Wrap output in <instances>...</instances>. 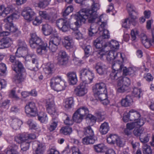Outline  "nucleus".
Wrapping results in <instances>:
<instances>
[{
    "mask_svg": "<svg viewBox=\"0 0 154 154\" xmlns=\"http://www.w3.org/2000/svg\"><path fill=\"white\" fill-rule=\"evenodd\" d=\"M100 8L99 4L93 2L90 8H83L75 15L76 21L74 23L76 26L80 27L82 23L94 22L97 18L96 11Z\"/></svg>",
    "mask_w": 154,
    "mask_h": 154,
    "instance_id": "obj_1",
    "label": "nucleus"
},
{
    "mask_svg": "<svg viewBox=\"0 0 154 154\" xmlns=\"http://www.w3.org/2000/svg\"><path fill=\"white\" fill-rule=\"evenodd\" d=\"M31 38L29 40L30 45L32 48H37L36 51L39 55L45 54L47 52V44L42 42L35 33L30 34Z\"/></svg>",
    "mask_w": 154,
    "mask_h": 154,
    "instance_id": "obj_2",
    "label": "nucleus"
},
{
    "mask_svg": "<svg viewBox=\"0 0 154 154\" xmlns=\"http://www.w3.org/2000/svg\"><path fill=\"white\" fill-rule=\"evenodd\" d=\"M123 65L121 61L117 60L112 64V72L110 75V78L112 80L117 79L121 76Z\"/></svg>",
    "mask_w": 154,
    "mask_h": 154,
    "instance_id": "obj_3",
    "label": "nucleus"
},
{
    "mask_svg": "<svg viewBox=\"0 0 154 154\" xmlns=\"http://www.w3.org/2000/svg\"><path fill=\"white\" fill-rule=\"evenodd\" d=\"M50 85L54 90L57 92L64 90L66 87L65 82L59 76L52 78L51 79Z\"/></svg>",
    "mask_w": 154,
    "mask_h": 154,
    "instance_id": "obj_4",
    "label": "nucleus"
},
{
    "mask_svg": "<svg viewBox=\"0 0 154 154\" xmlns=\"http://www.w3.org/2000/svg\"><path fill=\"white\" fill-rule=\"evenodd\" d=\"M80 78L85 84L91 83L94 78V74L89 69L83 68L80 71Z\"/></svg>",
    "mask_w": 154,
    "mask_h": 154,
    "instance_id": "obj_5",
    "label": "nucleus"
},
{
    "mask_svg": "<svg viewBox=\"0 0 154 154\" xmlns=\"http://www.w3.org/2000/svg\"><path fill=\"white\" fill-rule=\"evenodd\" d=\"M56 24L60 30L63 32H66L69 28L73 29L71 27L70 21L66 18H61L56 21Z\"/></svg>",
    "mask_w": 154,
    "mask_h": 154,
    "instance_id": "obj_6",
    "label": "nucleus"
},
{
    "mask_svg": "<svg viewBox=\"0 0 154 154\" xmlns=\"http://www.w3.org/2000/svg\"><path fill=\"white\" fill-rule=\"evenodd\" d=\"M9 60L12 63H14L12 69L16 73L21 72L24 71V68L22 63L16 59L14 55H11Z\"/></svg>",
    "mask_w": 154,
    "mask_h": 154,
    "instance_id": "obj_7",
    "label": "nucleus"
},
{
    "mask_svg": "<svg viewBox=\"0 0 154 154\" xmlns=\"http://www.w3.org/2000/svg\"><path fill=\"white\" fill-rule=\"evenodd\" d=\"M25 112L26 114L34 117L37 114V109L35 103L33 102H30L27 104L25 106Z\"/></svg>",
    "mask_w": 154,
    "mask_h": 154,
    "instance_id": "obj_8",
    "label": "nucleus"
},
{
    "mask_svg": "<svg viewBox=\"0 0 154 154\" xmlns=\"http://www.w3.org/2000/svg\"><path fill=\"white\" fill-rule=\"evenodd\" d=\"M21 15L25 20L30 21L34 19L35 13L29 8L27 7L23 9Z\"/></svg>",
    "mask_w": 154,
    "mask_h": 154,
    "instance_id": "obj_9",
    "label": "nucleus"
},
{
    "mask_svg": "<svg viewBox=\"0 0 154 154\" xmlns=\"http://www.w3.org/2000/svg\"><path fill=\"white\" fill-rule=\"evenodd\" d=\"M85 84L83 82L81 83L75 89V92L77 96H82L87 93V90Z\"/></svg>",
    "mask_w": 154,
    "mask_h": 154,
    "instance_id": "obj_10",
    "label": "nucleus"
},
{
    "mask_svg": "<svg viewBox=\"0 0 154 154\" xmlns=\"http://www.w3.org/2000/svg\"><path fill=\"white\" fill-rule=\"evenodd\" d=\"M93 91L94 93H106L107 91L106 85L102 82L97 83L93 87Z\"/></svg>",
    "mask_w": 154,
    "mask_h": 154,
    "instance_id": "obj_11",
    "label": "nucleus"
},
{
    "mask_svg": "<svg viewBox=\"0 0 154 154\" xmlns=\"http://www.w3.org/2000/svg\"><path fill=\"white\" fill-rule=\"evenodd\" d=\"M94 94L97 99L102 101V103L103 104L106 105L109 103V101L107 99V91L106 93L101 92L99 93H96Z\"/></svg>",
    "mask_w": 154,
    "mask_h": 154,
    "instance_id": "obj_12",
    "label": "nucleus"
},
{
    "mask_svg": "<svg viewBox=\"0 0 154 154\" xmlns=\"http://www.w3.org/2000/svg\"><path fill=\"white\" fill-rule=\"evenodd\" d=\"M129 112L130 115V121L139 122L140 120H143L140 118L141 115L138 111L132 109Z\"/></svg>",
    "mask_w": 154,
    "mask_h": 154,
    "instance_id": "obj_13",
    "label": "nucleus"
},
{
    "mask_svg": "<svg viewBox=\"0 0 154 154\" xmlns=\"http://www.w3.org/2000/svg\"><path fill=\"white\" fill-rule=\"evenodd\" d=\"M18 45L19 47L17 48L15 54L17 57H22V55L21 54H18V53H20L21 51H27V48L25 42L21 40H18Z\"/></svg>",
    "mask_w": 154,
    "mask_h": 154,
    "instance_id": "obj_14",
    "label": "nucleus"
},
{
    "mask_svg": "<svg viewBox=\"0 0 154 154\" xmlns=\"http://www.w3.org/2000/svg\"><path fill=\"white\" fill-rule=\"evenodd\" d=\"M28 134L23 133L18 134L14 137V140L18 143L26 141L29 140Z\"/></svg>",
    "mask_w": 154,
    "mask_h": 154,
    "instance_id": "obj_15",
    "label": "nucleus"
},
{
    "mask_svg": "<svg viewBox=\"0 0 154 154\" xmlns=\"http://www.w3.org/2000/svg\"><path fill=\"white\" fill-rule=\"evenodd\" d=\"M12 39L8 38H3L0 40V49L8 48L11 46Z\"/></svg>",
    "mask_w": 154,
    "mask_h": 154,
    "instance_id": "obj_16",
    "label": "nucleus"
},
{
    "mask_svg": "<svg viewBox=\"0 0 154 154\" xmlns=\"http://www.w3.org/2000/svg\"><path fill=\"white\" fill-rule=\"evenodd\" d=\"M133 102L132 97L129 95H127L124 98L121 100V104L122 106L127 107L130 106Z\"/></svg>",
    "mask_w": 154,
    "mask_h": 154,
    "instance_id": "obj_17",
    "label": "nucleus"
},
{
    "mask_svg": "<svg viewBox=\"0 0 154 154\" xmlns=\"http://www.w3.org/2000/svg\"><path fill=\"white\" fill-rule=\"evenodd\" d=\"M144 123V121L143 120H141L139 122H132L128 123L127 124L126 127L130 130H132L134 129L137 126L140 127L143 126Z\"/></svg>",
    "mask_w": 154,
    "mask_h": 154,
    "instance_id": "obj_18",
    "label": "nucleus"
},
{
    "mask_svg": "<svg viewBox=\"0 0 154 154\" xmlns=\"http://www.w3.org/2000/svg\"><path fill=\"white\" fill-rule=\"evenodd\" d=\"M67 75L68 77L69 83L72 85L76 84L78 80L76 73L74 72H70L67 73Z\"/></svg>",
    "mask_w": 154,
    "mask_h": 154,
    "instance_id": "obj_19",
    "label": "nucleus"
},
{
    "mask_svg": "<svg viewBox=\"0 0 154 154\" xmlns=\"http://www.w3.org/2000/svg\"><path fill=\"white\" fill-rule=\"evenodd\" d=\"M95 68L97 72L100 75H103L106 72V69L105 66L100 63H97Z\"/></svg>",
    "mask_w": 154,
    "mask_h": 154,
    "instance_id": "obj_20",
    "label": "nucleus"
},
{
    "mask_svg": "<svg viewBox=\"0 0 154 154\" xmlns=\"http://www.w3.org/2000/svg\"><path fill=\"white\" fill-rule=\"evenodd\" d=\"M44 70L46 74L48 75H51L55 70L54 64L50 63H48L44 68Z\"/></svg>",
    "mask_w": 154,
    "mask_h": 154,
    "instance_id": "obj_21",
    "label": "nucleus"
},
{
    "mask_svg": "<svg viewBox=\"0 0 154 154\" xmlns=\"http://www.w3.org/2000/svg\"><path fill=\"white\" fill-rule=\"evenodd\" d=\"M39 16L41 18L50 21L53 20V17L50 14H48L46 11H39L38 12Z\"/></svg>",
    "mask_w": 154,
    "mask_h": 154,
    "instance_id": "obj_22",
    "label": "nucleus"
},
{
    "mask_svg": "<svg viewBox=\"0 0 154 154\" xmlns=\"http://www.w3.org/2000/svg\"><path fill=\"white\" fill-rule=\"evenodd\" d=\"M22 124V121L20 119H14L11 121V126L13 129L17 130L20 128Z\"/></svg>",
    "mask_w": 154,
    "mask_h": 154,
    "instance_id": "obj_23",
    "label": "nucleus"
},
{
    "mask_svg": "<svg viewBox=\"0 0 154 154\" xmlns=\"http://www.w3.org/2000/svg\"><path fill=\"white\" fill-rule=\"evenodd\" d=\"M109 130V127L108 123L105 122L102 123L100 126L99 131L102 134H106Z\"/></svg>",
    "mask_w": 154,
    "mask_h": 154,
    "instance_id": "obj_24",
    "label": "nucleus"
},
{
    "mask_svg": "<svg viewBox=\"0 0 154 154\" xmlns=\"http://www.w3.org/2000/svg\"><path fill=\"white\" fill-rule=\"evenodd\" d=\"M118 54V53L112 51H107L106 56V59L109 62L112 61L116 57Z\"/></svg>",
    "mask_w": 154,
    "mask_h": 154,
    "instance_id": "obj_25",
    "label": "nucleus"
},
{
    "mask_svg": "<svg viewBox=\"0 0 154 154\" xmlns=\"http://www.w3.org/2000/svg\"><path fill=\"white\" fill-rule=\"evenodd\" d=\"M107 45L110 47L112 50L118 49L119 48V44L118 42L115 40H112L109 42L105 44L104 45L106 47Z\"/></svg>",
    "mask_w": 154,
    "mask_h": 154,
    "instance_id": "obj_26",
    "label": "nucleus"
},
{
    "mask_svg": "<svg viewBox=\"0 0 154 154\" xmlns=\"http://www.w3.org/2000/svg\"><path fill=\"white\" fill-rule=\"evenodd\" d=\"M98 19V20L97 23L100 26V27L98 28V30L101 32V31H103V30L105 29H104V27L106 25L107 22L106 21H103V20L102 15L100 16V18Z\"/></svg>",
    "mask_w": 154,
    "mask_h": 154,
    "instance_id": "obj_27",
    "label": "nucleus"
},
{
    "mask_svg": "<svg viewBox=\"0 0 154 154\" xmlns=\"http://www.w3.org/2000/svg\"><path fill=\"white\" fill-rule=\"evenodd\" d=\"M42 30L43 34L45 35H50L52 31L51 26L48 24H45L43 26Z\"/></svg>",
    "mask_w": 154,
    "mask_h": 154,
    "instance_id": "obj_28",
    "label": "nucleus"
},
{
    "mask_svg": "<svg viewBox=\"0 0 154 154\" xmlns=\"http://www.w3.org/2000/svg\"><path fill=\"white\" fill-rule=\"evenodd\" d=\"M93 136H87L82 139V143L85 145L94 144L95 141Z\"/></svg>",
    "mask_w": 154,
    "mask_h": 154,
    "instance_id": "obj_29",
    "label": "nucleus"
},
{
    "mask_svg": "<svg viewBox=\"0 0 154 154\" xmlns=\"http://www.w3.org/2000/svg\"><path fill=\"white\" fill-rule=\"evenodd\" d=\"M103 43L102 37H99L93 41V44L96 48L99 49L103 47Z\"/></svg>",
    "mask_w": 154,
    "mask_h": 154,
    "instance_id": "obj_30",
    "label": "nucleus"
},
{
    "mask_svg": "<svg viewBox=\"0 0 154 154\" xmlns=\"http://www.w3.org/2000/svg\"><path fill=\"white\" fill-rule=\"evenodd\" d=\"M83 133L84 134L87 136H94V132L90 126L85 127L84 128Z\"/></svg>",
    "mask_w": 154,
    "mask_h": 154,
    "instance_id": "obj_31",
    "label": "nucleus"
},
{
    "mask_svg": "<svg viewBox=\"0 0 154 154\" xmlns=\"http://www.w3.org/2000/svg\"><path fill=\"white\" fill-rule=\"evenodd\" d=\"M60 131L65 135H69L72 132V128L70 126L63 127L60 129Z\"/></svg>",
    "mask_w": 154,
    "mask_h": 154,
    "instance_id": "obj_32",
    "label": "nucleus"
},
{
    "mask_svg": "<svg viewBox=\"0 0 154 154\" xmlns=\"http://www.w3.org/2000/svg\"><path fill=\"white\" fill-rule=\"evenodd\" d=\"M119 137L116 134H111L107 138V141L109 143L114 144L118 139Z\"/></svg>",
    "mask_w": 154,
    "mask_h": 154,
    "instance_id": "obj_33",
    "label": "nucleus"
},
{
    "mask_svg": "<svg viewBox=\"0 0 154 154\" xmlns=\"http://www.w3.org/2000/svg\"><path fill=\"white\" fill-rule=\"evenodd\" d=\"M83 118L78 112L76 111L73 114L72 119L74 122L76 123H80L82 121Z\"/></svg>",
    "mask_w": 154,
    "mask_h": 154,
    "instance_id": "obj_34",
    "label": "nucleus"
},
{
    "mask_svg": "<svg viewBox=\"0 0 154 154\" xmlns=\"http://www.w3.org/2000/svg\"><path fill=\"white\" fill-rule=\"evenodd\" d=\"M76 111L83 117H84L89 113V110L88 109L85 107H81Z\"/></svg>",
    "mask_w": 154,
    "mask_h": 154,
    "instance_id": "obj_35",
    "label": "nucleus"
},
{
    "mask_svg": "<svg viewBox=\"0 0 154 154\" xmlns=\"http://www.w3.org/2000/svg\"><path fill=\"white\" fill-rule=\"evenodd\" d=\"M45 146L42 144L39 143L38 144V147L34 152V154H43Z\"/></svg>",
    "mask_w": 154,
    "mask_h": 154,
    "instance_id": "obj_36",
    "label": "nucleus"
},
{
    "mask_svg": "<svg viewBox=\"0 0 154 154\" xmlns=\"http://www.w3.org/2000/svg\"><path fill=\"white\" fill-rule=\"evenodd\" d=\"M73 104V98L71 97L66 99L64 106L66 108L69 109L72 107Z\"/></svg>",
    "mask_w": 154,
    "mask_h": 154,
    "instance_id": "obj_37",
    "label": "nucleus"
},
{
    "mask_svg": "<svg viewBox=\"0 0 154 154\" xmlns=\"http://www.w3.org/2000/svg\"><path fill=\"white\" fill-rule=\"evenodd\" d=\"M141 40L145 48H149L151 45V42L147 39V36L144 35L141 38Z\"/></svg>",
    "mask_w": 154,
    "mask_h": 154,
    "instance_id": "obj_38",
    "label": "nucleus"
},
{
    "mask_svg": "<svg viewBox=\"0 0 154 154\" xmlns=\"http://www.w3.org/2000/svg\"><path fill=\"white\" fill-rule=\"evenodd\" d=\"M14 10V9L11 6L7 7L5 8L4 5V8L3 9V17H5L8 14L12 13Z\"/></svg>",
    "mask_w": 154,
    "mask_h": 154,
    "instance_id": "obj_39",
    "label": "nucleus"
},
{
    "mask_svg": "<svg viewBox=\"0 0 154 154\" xmlns=\"http://www.w3.org/2000/svg\"><path fill=\"white\" fill-rule=\"evenodd\" d=\"M61 38L58 36H56L52 37L50 39L49 42L54 45H58L60 42Z\"/></svg>",
    "mask_w": 154,
    "mask_h": 154,
    "instance_id": "obj_40",
    "label": "nucleus"
},
{
    "mask_svg": "<svg viewBox=\"0 0 154 154\" xmlns=\"http://www.w3.org/2000/svg\"><path fill=\"white\" fill-rule=\"evenodd\" d=\"M58 121L57 119L53 118L52 122L48 128L50 131H52L55 130L57 125Z\"/></svg>",
    "mask_w": 154,
    "mask_h": 154,
    "instance_id": "obj_41",
    "label": "nucleus"
},
{
    "mask_svg": "<svg viewBox=\"0 0 154 154\" xmlns=\"http://www.w3.org/2000/svg\"><path fill=\"white\" fill-rule=\"evenodd\" d=\"M95 151L97 152H103L105 148V146L103 144L100 143L94 146Z\"/></svg>",
    "mask_w": 154,
    "mask_h": 154,
    "instance_id": "obj_42",
    "label": "nucleus"
},
{
    "mask_svg": "<svg viewBox=\"0 0 154 154\" xmlns=\"http://www.w3.org/2000/svg\"><path fill=\"white\" fill-rule=\"evenodd\" d=\"M97 32V30L95 26L92 24L88 29V34L91 36L94 35Z\"/></svg>",
    "mask_w": 154,
    "mask_h": 154,
    "instance_id": "obj_43",
    "label": "nucleus"
},
{
    "mask_svg": "<svg viewBox=\"0 0 154 154\" xmlns=\"http://www.w3.org/2000/svg\"><path fill=\"white\" fill-rule=\"evenodd\" d=\"M24 71L25 69H24V71L23 72L17 73V75L14 76L13 78L14 81L16 83H19L23 81V78L21 73Z\"/></svg>",
    "mask_w": 154,
    "mask_h": 154,
    "instance_id": "obj_44",
    "label": "nucleus"
},
{
    "mask_svg": "<svg viewBox=\"0 0 154 154\" xmlns=\"http://www.w3.org/2000/svg\"><path fill=\"white\" fill-rule=\"evenodd\" d=\"M142 150L143 154H152L150 146L146 144L143 145Z\"/></svg>",
    "mask_w": 154,
    "mask_h": 154,
    "instance_id": "obj_45",
    "label": "nucleus"
},
{
    "mask_svg": "<svg viewBox=\"0 0 154 154\" xmlns=\"http://www.w3.org/2000/svg\"><path fill=\"white\" fill-rule=\"evenodd\" d=\"M122 69L123 74L125 75H131L134 72V71L131 68H127L123 66Z\"/></svg>",
    "mask_w": 154,
    "mask_h": 154,
    "instance_id": "obj_46",
    "label": "nucleus"
},
{
    "mask_svg": "<svg viewBox=\"0 0 154 154\" xmlns=\"http://www.w3.org/2000/svg\"><path fill=\"white\" fill-rule=\"evenodd\" d=\"M27 57L28 58H31L32 63L35 64V66L37 67L38 64V62L36 55L34 54H29L27 56Z\"/></svg>",
    "mask_w": 154,
    "mask_h": 154,
    "instance_id": "obj_47",
    "label": "nucleus"
},
{
    "mask_svg": "<svg viewBox=\"0 0 154 154\" xmlns=\"http://www.w3.org/2000/svg\"><path fill=\"white\" fill-rule=\"evenodd\" d=\"M140 93L141 91L140 89L135 88L132 91V96L139 99L141 97Z\"/></svg>",
    "mask_w": 154,
    "mask_h": 154,
    "instance_id": "obj_48",
    "label": "nucleus"
},
{
    "mask_svg": "<svg viewBox=\"0 0 154 154\" xmlns=\"http://www.w3.org/2000/svg\"><path fill=\"white\" fill-rule=\"evenodd\" d=\"M30 143V141L20 143L21 150L23 151L27 150L29 149Z\"/></svg>",
    "mask_w": 154,
    "mask_h": 154,
    "instance_id": "obj_49",
    "label": "nucleus"
},
{
    "mask_svg": "<svg viewBox=\"0 0 154 154\" xmlns=\"http://www.w3.org/2000/svg\"><path fill=\"white\" fill-rule=\"evenodd\" d=\"M105 46L104 47L102 48V49L101 50H99L97 52V56L102 59L103 56H106V54L107 53V51L104 50L103 48H105Z\"/></svg>",
    "mask_w": 154,
    "mask_h": 154,
    "instance_id": "obj_50",
    "label": "nucleus"
},
{
    "mask_svg": "<svg viewBox=\"0 0 154 154\" xmlns=\"http://www.w3.org/2000/svg\"><path fill=\"white\" fill-rule=\"evenodd\" d=\"M46 109L49 107L55 106L54 102L52 99H48L46 100Z\"/></svg>",
    "mask_w": 154,
    "mask_h": 154,
    "instance_id": "obj_51",
    "label": "nucleus"
},
{
    "mask_svg": "<svg viewBox=\"0 0 154 154\" xmlns=\"http://www.w3.org/2000/svg\"><path fill=\"white\" fill-rule=\"evenodd\" d=\"M138 32L137 30H132L131 33V40L133 41L135 40L138 36Z\"/></svg>",
    "mask_w": 154,
    "mask_h": 154,
    "instance_id": "obj_52",
    "label": "nucleus"
},
{
    "mask_svg": "<svg viewBox=\"0 0 154 154\" xmlns=\"http://www.w3.org/2000/svg\"><path fill=\"white\" fill-rule=\"evenodd\" d=\"M9 30L11 32L16 33L15 35H16L17 36H18L20 34V31L18 30L17 28L13 25V24L11 27H10Z\"/></svg>",
    "mask_w": 154,
    "mask_h": 154,
    "instance_id": "obj_53",
    "label": "nucleus"
},
{
    "mask_svg": "<svg viewBox=\"0 0 154 154\" xmlns=\"http://www.w3.org/2000/svg\"><path fill=\"white\" fill-rule=\"evenodd\" d=\"M38 119L42 123H44L45 122L47 121L48 119L46 114L45 113L43 114L42 116H38Z\"/></svg>",
    "mask_w": 154,
    "mask_h": 154,
    "instance_id": "obj_54",
    "label": "nucleus"
},
{
    "mask_svg": "<svg viewBox=\"0 0 154 154\" xmlns=\"http://www.w3.org/2000/svg\"><path fill=\"white\" fill-rule=\"evenodd\" d=\"M101 32H102V35L101 36L99 37H102V39L103 38L108 39L109 38V32L107 29H104L103 31H101Z\"/></svg>",
    "mask_w": 154,
    "mask_h": 154,
    "instance_id": "obj_55",
    "label": "nucleus"
},
{
    "mask_svg": "<svg viewBox=\"0 0 154 154\" xmlns=\"http://www.w3.org/2000/svg\"><path fill=\"white\" fill-rule=\"evenodd\" d=\"M143 131L141 129L139 128H135L133 131V133L134 135L137 137L139 136L141 137L142 136L141 135L143 134Z\"/></svg>",
    "mask_w": 154,
    "mask_h": 154,
    "instance_id": "obj_56",
    "label": "nucleus"
},
{
    "mask_svg": "<svg viewBox=\"0 0 154 154\" xmlns=\"http://www.w3.org/2000/svg\"><path fill=\"white\" fill-rule=\"evenodd\" d=\"M131 23H131L130 19V18H127L125 20L124 22L123 23L122 26L125 28H128Z\"/></svg>",
    "mask_w": 154,
    "mask_h": 154,
    "instance_id": "obj_57",
    "label": "nucleus"
},
{
    "mask_svg": "<svg viewBox=\"0 0 154 154\" xmlns=\"http://www.w3.org/2000/svg\"><path fill=\"white\" fill-rule=\"evenodd\" d=\"M92 50V48L90 46L88 45L85 47L84 51L85 55L87 57L89 56L90 55V53L91 52Z\"/></svg>",
    "mask_w": 154,
    "mask_h": 154,
    "instance_id": "obj_58",
    "label": "nucleus"
},
{
    "mask_svg": "<svg viewBox=\"0 0 154 154\" xmlns=\"http://www.w3.org/2000/svg\"><path fill=\"white\" fill-rule=\"evenodd\" d=\"M27 124L29 125L30 129H36V124L31 119L27 121Z\"/></svg>",
    "mask_w": 154,
    "mask_h": 154,
    "instance_id": "obj_59",
    "label": "nucleus"
},
{
    "mask_svg": "<svg viewBox=\"0 0 154 154\" xmlns=\"http://www.w3.org/2000/svg\"><path fill=\"white\" fill-rule=\"evenodd\" d=\"M68 58H58V63L60 65H66L68 63Z\"/></svg>",
    "mask_w": 154,
    "mask_h": 154,
    "instance_id": "obj_60",
    "label": "nucleus"
},
{
    "mask_svg": "<svg viewBox=\"0 0 154 154\" xmlns=\"http://www.w3.org/2000/svg\"><path fill=\"white\" fill-rule=\"evenodd\" d=\"M58 46L49 42V48L52 52H55L56 51Z\"/></svg>",
    "mask_w": 154,
    "mask_h": 154,
    "instance_id": "obj_61",
    "label": "nucleus"
},
{
    "mask_svg": "<svg viewBox=\"0 0 154 154\" xmlns=\"http://www.w3.org/2000/svg\"><path fill=\"white\" fill-rule=\"evenodd\" d=\"M42 22V20L40 16L35 17L34 20L33 22V23L35 26L38 25Z\"/></svg>",
    "mask_w": 154,
    "mask_h": 154,
    "instance_id": "obj_62",
    "label": "nucleus"
},
{
    "mask_svg": "<svg viewBox=\"0 0 154 154\" xmlns=\"http://www.w3.org/2000/svg\"><path fill=\"white\" fill-rule=\"evenodd\" d=\"M122 79L123 82V85L128 87L130 84V80L128 78L122 77Z\"/></svg>",
    "mask_w": 154,
    "mask_h": 154,
    "instance_id": "obj_63",
    "label": "nucleus"
},
{
    "mask_svg": "<svg viewBox=\"0 0 154 154\" xmlns=\"http://www.w3.org/2000/svg\"><path fill=\"white\" fill-rule=\"evenodd\" d=\"M48 113L51 115H55L57 113H56V110L55 106L49 107L47 109Z\"/></svg>",
    "mask_w": 154,
    "mask_h": 154,
    "instance_id": "obj_64",
    "label": "nucleus"
}]
</instances>
